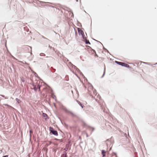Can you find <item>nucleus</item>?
<instances>
[{
    "label": "nucleus",
    "instance_id": "obj_12",
    "mask_svg": "<svg viewBox=\"0 0 157 157\" xmlns=\"http://www.w3.org/2000/svg\"><path fill=\"white\" fill-rule=\"evenodd\" d=\"M29 132L30 134L33 132L31 130H30Z\"/></svg>",
    "mask_w": 157,
    "mask_h": 157
},
{
    "label": "nucleus",
    "instance_id": "obj_15",
    "mask_svg": "<svg viewBox=\"0 0 157 157\" xmlns=\"http://www.w3.org/2000/svg\"><path fill=\"white\" fill-rule=\"evenodd\" d=\"M81 106L82 107V108H83V106L82 105V106Z\"/></svg>",
    "mask_w": 157,
    "mask_h": 157
},
{
    "label": "nucleus",
    "instance_id": "obj_5",
    "mask_svg": "<svg viewBox=\"0 0 157 157\" xmlns=\"http://www.w3.org/2000/svg\"><path fill=\"white\" fill-rule=\"evenodd\" d=\"M51 130V132H52V133L56 136H57L58 135V132L56 130Z\"/></svg>",
    "mask_w": 157,
    "mask_h": 157
},
{
    "label": "nucleus",
    "instance_id": "obj_7",
    "mask_svg": "<svg viewBox=\"0 0 157 157\" xmlns=\"http://www.w3.org/2000/svg\"><path fill=\"white\" fill-rule=\"evenodd\" d=\"M106 151L104 150H102V154L103 157L105 156V153H106Z\"/></svg>",
    "mask_w": 157,
    "mask_h": 157
},
{
    "label": "nucleus",
    "instance_id": "obj_8",
    "mask_svg": "<svg viewBox=\"0 0 157 157\" xmlns=\"http://www.w3.org/2000/svg\"><path fill=\"white\" fill-rule=\"evenodd\" d=\"M16 100L18 103H20L21 102V101L20 100L18 99L17 98H16Z\"/></svg>",
    "mask_w": 157,
    "mask_h": 157
},
{
    "label": "nucleus",
    "instance_id": "obj_13",
    "mask_svg": "<svg viewBox=\"0 0 157 157\" xmlns=\"http://www.w3.org/2000/svg\"><path fill=\"white\" fill-rule=\"evenodd\" d=\"M4 105H5V106H9V105H7V104H5ZM9 106L10 107H11V106Z\"/></svg>",
    "mask_w": 157,
    "mask_h": 157
},
{
    "label": "nucleus",
    "instance_id": "obj_4",
    "mask_svg": "<svg viewBox=\"0 0 157 157\" xmlns=\"http://www.w3.org/2000/svg\"><path fill=\"white\" fill-rule=\"evenodd\" d=\"M42 116L44 118L45 120H47L48 118V116L45 113H43L42 114Z\"/></svg>",
    "mask_w": 157,
    "mask_h": 157
},
{
    "label": "nucleus",
    "instance_id": "obj_2",
    "mask_svg": "<svg viewBox=\"0 0 157 157\" xmlns=\"http://www.w3.org/2000/svg\"><path fill=\"white\" fill-rule=\"evenodd\" d=\"M24 49L26 52H29V50H31V47H30L28 45H26L24 47Z\"/></svg>",
    "mask_w": 157,
    "mask_h": 157
},
{
    "label": "nucleus",
    "instance_id": "obj_10",
    "mask_svg": "<svg viewBox=\"0 0 157 157\" xmlns=\"http://www.w3.org/2000/svg\"><path fill=\"white\" fill-rule=\"evenodd\" d=\"M62 157H67V155L66 154H63V155H62Z\"/></svg>",
    "mask_w": 157,
    "mask_h": 157
},
{
    "label": "nucleus",
    "instance_id": "obj_17",
    "mask_svg": "<svg viewBox=\"0 0 157 157\" xmlns=\"http://www.w3.org/2000/svg\"><path fill=\"white\" fill-rule=\"evenodd\" d=\"M50 128V129H51V128H52V129H53L52 128Z\"/></svg>",
    "mask_w": 157,
    "mask_h": 157
},
{
    "label": "nucleus",
    "instance_id": "obj_1",
    "mask_svg": "<svg viewBox=\"0 0 157 157\" xmlns=\"http://www.w3.org/2000/svg\"><path fill=\"white\" fill-rule=\"evenodd\" d=\"M116 63L117 64L121 65L123 66H124L127 67H129V66L127 64L122 62H119L118 61H116Z\"/></svg>",
    "mask_w": 157,
    "mask_h": 157
},
{
    "label": "nucleus",
    "instance_id": "obj_16",
    "mask_svg": "<svg viewBox=\"0 0 157 157\" xmlns=\"http://www.w3.org/2000/svg\"><path fill=\"white\" fill-rule=\"evenodd\" d=\"M93 51H94V52H95V51L94 50H93Z\"/></svg>",
    "mask_w": 157,
    "mask_h": 157
},
{
    "label": "nucleus",
    "instance_id": "obj_3",
    "mask_svg": "<svg viewBox=\"0 0 157 157\" xmlns=\"http://www.w3.org/2000/svg\"><path fill=\"white\" fill-rule=\"evenodd\" d=\"M33 86H34V89L35 91H36L37 89H38L39 90H40V86L39 85V84H38L37 85H36L34 83L33 84Z\"/></svg>",
    "mask_w": 157,
    "mask_h": 157
},
{
    "label": "nucleus",
    "instance_id": "obj_6",
    "mask_svg": "<svg viewBox=\"0 0 157 157\" xmlns=\"http://www.w3.org/2000/svg\"><path fill=\"white\" fill-rule=\"evenodd\" d=\"M78 32L79 34H81L82 35L84 34L83 32L81 30L80 28L78 29Z\"/></svg>",
    "mask_w": 157,
    "mask_h": 157
},
{
    "label": "nucleus",
    "instance_id": "obj_9",
    "mask_svg": "<svg viewBox=\"0 0 157 157\" xmlns=\"http://www.w3.org/2000/svg\"><path fill=\"white\" fill-rule=\"evenodd\" d=\"M86 44H90V42H89V41L88 40H86Z\"/></svg>",
    "mask_w": 157,
    "mask_h": 157
},
{
    "label": "nucleus",
    "instance_id": "obj_14",
    "mask_svg": "<svg viewBox=\"0 0 157 157\" xmlns=\"http://www.w3.org/2000/svg\"><path fill=\"white\" fill-rule=\"evenodd\" d=\"M3 157H8V155H5V156H3Z\"/></svg>",
    "mask_w": 157,
    "mask_h": 157
},
{
    "label": "nucleus",
    "instance_id": "obj_11",
    "mask_svg": "<svg viewBox=\"0 0 157 157\" xmlns=\"http://www.w3.org/2000/svg\"><path fill=\"white\" fill-rule=\"evenodd\" d=\"M78 104L80 105L81 106H82V104L81 103H80V102L79 101H78Z\"/></svg>",
    "mask_w": 157,
    "mask_h": 157
}]
</instances>
